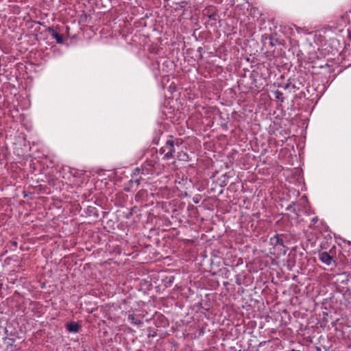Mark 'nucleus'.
Wrapping results in <instances>:
<instances>
[{
	"label": "nucleus",
	"mask_w": 351,
	"mask_h": 351,
	"mask_svg": "<svg viewBox=\"0 0 351 351\" xmlns=\"http://www.w3.org/2000/svg\"><path fill=\"white\" fill-rule=\"evenodd\" d=\"M313 236H308L306 241H328L332 239H341V237H337L328 228H323L322 230L313 229Z\"/></svg>",
	"instance_id": "nucleus-1"
},
{
	"label": "nucleus",
	"mask_w": 351,
	"mask_h": 351,
	"mask_svg": "<svg viewBox=\"0 0 351 351\" xmlns=\"http://www.w3.org/2000/svg\"><path fill=\"white\" fill-rule=\"evenodd\" d=\"M271 247H269V254L279 257L285 255L288 250V247L284 245V243H269Z\"/></svg>",
	"instance_id": "nucleus-2"
},
{
	"label": "nucleus",
	"mask_w": 351,
	"mask_h": 351,
	"mask_svg": "<svg viewBox=\"0 0 351 351\" xmlns=\"http://www.w3.org/2000/svg\"><path fill=\"white\" fill-rule=\"evenodd\" d=\"M165 149H167V152L165 153V155L163 156V159L168 160L171 158H173L174 157L173 154L176 152V148L172 140L168 138L165 145Z\"/></svg>",
	"instance_id": "nucleus-3"
},
{
	"label": "nucleus",
	"mask_w": 351,
	"mask_h": 351,
	"mask_svg": "<svg viewBox=\"0 0 351 351\" xmlns=\"http://www.w3.org/2000/svg\"><path fill=\"white\" fill-rule=\"evenodd\" d=\"M263 40L264 45L265 46L268 45L269 46L273 47L280 45V42L272 34H265L263 36Z\"/></svg>",
	"instance_id": "nucleus-4"
},
{
	"label": "nucleus",
	"mask_w": 351,
	"mask_h": 351,
	"mask_svg": "<svg viewBox=\"0 0 351 351\" xmlns=\"http://www.w3.org/2000/svg\"><path fill=\"white\" fill-rule=\"evenodd\" d=\"M47 32L51 35V36L56 40V43L58 44H63L64 39L63 36L61 34L58 32L53 27H49L47 28Z\"/></svg>",
	"instance_id": "nucleus-5"
},
{
	"label": "nucleus",
	"mask_w": 351,
	"mask_h": 351,
	"mask_svg": "<svg viewBox=\"0 0 351 351\" xmlns=\"http://www.w3.org/2000/svg\"><path fill=\"white\" fill-rule=\"evenodd\" d=\"M319 258L323 263L327 265H330L333 261V256L326 252H319Z\"/></svg>",
	"instance_id": "nucleus-6"
},
{
	"label": "nucleus",
	"mask_w": 351,
	"mask_h": 351,
	"mask_svg": "<svg viewBox=\"0 0 351 351\" xmlns=\"http://www.w3.org/2000/svg\"><path fill=\"white\" fill-rule=\"evenodd\" d=\"M82 326L75 322H70L66 324V328L69 332H78Z\"/></svg>",
	"instance_id": "nucleus-7"
},
{
	"label": "nucleus",
	"mask_w": 351,
	"mask_h": 351,
	"mask_svg": "<svg viewBox=\"0 0 351 351\" xmlns=\"http://www.w3.org/2000/svg\"><path fill=\"white\" fill-rule=\"evenodd\" d=\"M128 320L132 324L141 326L143 324L142 317L141 315L136 316L134 314H129L128 316Z\"/></svg>",
	"instance_id": "nucleus-8"
},
{
	"label": "nucleus",
	"mask_w": 351,
	"mask_h": 351,
	"mask_svg": "<svg viewBox=\"0 0 351 351\" xmlns=\"http://www.w3.org/2000/svg\"><path fill=\"white\" fill-rule=\"evenodd\" d=\"M84 213L88 216H93L95 218H98L99 213L97 209L95 206H87V208H85Z\"/></svg>",
	"instance_id": "nucleus-9"
},
{
	"label": "nucleus",
	"mask_w": 351,
	"mask_h": 351,
	"mask_svg": "<svg viewBox=\"0 0 351 351\" xmlns=\"http://www.w3.org/2000/svg\"><path fill=\"white\" fill-rule=\"evenodd\" d=\"M276 239V241H284V240H287L289 241L291 239H293L291 234H276L274 237Z\"/></svg>",
	"instance_id": "nucleus-10"
},
{
	"label": "nucleus",
	"mask_w": 351,
	"mask_h": 351,
	"mask_svg": "<svg viewBox=\"0 0 351 351\" xmlns=\"http://www.w3.org/2000/svg\"><path fill=\"white\" fill-rule=\"evenodd\" d=\"M157 321L159 322V324H156L157 326L165 327L168 324V320L162 315H159L157 316Z\"/></svg>",
	"instance_id": "nucleus-11"
},
{
	"label": "nucleus",
	"mask_w": 351,
	"mask_h": 351,
	"mask_svg": "<svg viewBox=\"0 0 351 351\" xmlns=\"http://www.w3.org/2000/svg\"><path fill=\"white\" fill-rule=\"evenodd\" d=\"M343 245L341 243H338L340 247L348 251V256H351V243H343Z\"/></svg>",
	"instance_id": "nucleus-12"
},
{
	"label": "nucleus",
	"mask_w": 351,
	"mask_h": 351,
	"mask_svg": "<svg viewBox=\"0 0 351 351\" xmlns=\"http://www.w3.org/2000/svg\"><path fill=\"white\" fill-rule=\"evenodd\" d=\"M138 211V209L137 207L134 206V207H132L129 212H128L126 214H125V218L126 219H130V217L131 216H132L133 215L136 214L137 215V212Z\"/></svg>",
	"instance_id": "nucleus-13"
},
{
	"label": "nucleus",
	"mask_w": 351,
	"mask_h": 351,
	"mask_svg": "<svg viewBox=\"0 0 351 351\" xmlns=\"http://www.w3.org/2000/svg\"><path fill=\"white\" fill-rule=\"evenodd\" d=\"M274 93L276 99L280 100L282 102L284 101L283 93L281 91L276 90Z\"/></svg>",
	"instance_id": "nucleus-14"
},
{
	"label": "nucleus",
	"mask_w": 351,
	"mask_h": 351,
	"mask_svg": "<svg viewBox=\"0 0 351 351\" xmlns=\"http://www.w3.org/2000/svg\"><path fill=\"white\" fill-rule=\"evenodd\" d=\"M169 138L172 140L175 147H176V145L178 146V147L180 146L182 143V142H183L181 138H173V136H169Z\"/></svg>",
	"instance_id": "nucleus-15"
},
{
	"label": "nucleus",
	"mask_w": 351,
	"mask_h": 351,
	"mask_svg": "<svg viewBox=\"0 0 351 351\" xmlns=\"http://www.w3.org/2000/svg\"><path fill=\"white\" fill-rule=\"evenodd\" d=\"M145 195H147V192L145 190L139 191L136 195V199H140L143 197Z\"/></svg>",
	"instance_id": "nucleus-16"
},
{
	"label": "nucleus",
	"mask_w": 351,
	"mask_h": 351,
	"mask_svg": "<svg viewBox=\"0 0 351 351\" xmlns=\"http://www.w3.org/2000/svg\"><path fill=\"white\" fill-rule=\"evenodd\" d=\"M284 89H289V88H291L293 90H295L296 88V86L295 84H291L290 82L289 83H287L284 86H283Z\"/></svg>",
	"instance_id": "nucleus-17"
},
{
	"label": "nucleus",
	"mask_w": 351,
	"mask_h": 351,
	"mask_svg": "<svg viewBox=\"0 0 351 351\" xmlns=\"http://www.w3.org/2000/svg\"><path fill=\"white\" fill-rule=\"evenodd\" d=\"M107 245H108V244H106V246ZM106 250H108L109 253H110V254L113 253V252H114L115 254H120L121 253L120 249L118 247H114V250L113 251H111L110 249H108L107 247H106Z\"/></svg>",
	"instance_id": "nucleus-18"
},
{
	"label": "nucleus",
	"mask_w": 351,
	"mask_h": 351,
	"mask_svg": "<svg viewBox=\"0 0 351 351\" xmlns=\"http://www.w3.org/2000/svg\"><path fill=\"white\" fill-rule=\"evenodd\" d=\"M317 221H318L317 217H315L312 218L311 223L309 225V228H311L312 225L316 223L317 222Z\"/></svg>",
	"instance_id": "nucleus-19"
},
{
	"label": "nucleus",
	"mask_w": 351,
	"mask_h": 351,
	"mask_svg": "<svg viewBox=\"0 0 351 351\" xmlns=\"http://www.w3.org/2000/svg\"><path fill=\"white\" fill-rule=\"evenodd\" d=\"M174 280V277L173 276H171L169 278H167V281L165 282L166 284H171Z\"/></svg>",
	"instance_id": "nucleus-20"
},
{
	"label": "nucleus",
	"mask_w": 351,
	"mask_h": 351,
	"mask_svg": "<svg viewBox=\"0 0 351 351\" xmlns=\"http://www.w3.org/2000/svg\"><path fill=\"white\" fill-rule=\"evenodd\" d=\"M166 152H167V149H165V145H164V146H162V147L160 149V150H159V153H160V154H164V156H165Z\"/></svg>",
	"instance_id": "nucleus-21"
},
{
	"label": "nucleus",
	"mask_w": 351,
	"mask_h": 351,
	"mask_svg": "<svg viewBox=\"0 0 351 351\" xmlns=\"http://www.w3.org/2000/svg\"><path fill=\"white\" fill-rule=\"evenodd\" d=\"M295 205V203L293 202L288 207H287V210H291V208H293V206Z\"/></svg>",
	"instance_id": "nucleus-22"
},
{
	"label": "nucleus",
	"mask_w": 351,
	"mask_h": 351,
	"mask_svg": "<svg viewBox=\"0 0 351 351\" xmlns=\"http://www.w3.org/2000/svg\"><path fill=\"white\" fill-rule=\"evenodd\" d=\"M301 199H304L305 202H307V199H306V195H303V196L302 197Z\"/></svg>",
	"instance_id": "nucleus-23"
},
{
	"label": "nucleus",
	"mask_w": 351,
	"mask_h": 351,
	"mask_svg": "<svg viewBox=\"0 0 351 351\" xmlns=\"http://www.w3.org/2000/svg\"><path fill=\"white\" fill-rule=\"evenodd\" d=\"M12 243L13 244V245H14L15 247H16V246H17V243H18L14 242V243Z\"/></svg>",
	"instance_id": "nucleus-24"
},
{
	"label": "nucleus",
	"mask_w": 351,
	"mask_h": 351,
	"mask_svg": "<svg viewBox=\"0 0 351 351\" xmlns=\"http://www.w3.org/2000/svg\"><path fill=\"white\" fill-rule=\"evenodd\" d=\"M184 156H186V158H189L188 155L186 154H184Z\"/></svg>",
	"instance_id": "nucleus-25"
},
{
	"label": "nucleus",
	"mask_w": 351,
	"mask_h": 351,
	"mask_svg": "<svg viewBox=\"0 0 351 351\" xmlns=\"http://www.w3.org/2000/svg\"><path fill=\"white\" fill-rule=\"evenodd\" d=\"M184 241L189 242V241H191V240H189V239H186V240H185Z\"/></svg>",
	"instance_id": "nucleus-26"
},
{
	"label": "nucleus",
	"mask_w": 351,
	"mask_h": 351,
	"mask_svg": "<svg viewBox=\"0 0 351 351\" xmlns=\"http://www.w3.org/2000/svg\"><path fill=\"white\" fill-rule=\"evenodd\" d=\"M290 351H300V350H296L292 349Z\"/></svg>",
	"instance_id": "nucleus-27"
},
{
	"label": "nucleus",
	"mask_w": 351,
	"mask_h": 351,
	"mask_svg": "<svg viewBox=\"0 0 351 351\" xmlns=\"http://www.w3.org/2000/svg\"><path fill=\"white\" fill-rule=\"evenodd\" d=\"M136 171H140V169H139L138 168H136Z\"/></svg>",
	"instance_id": "nucleus-28"
},
{
	"label": "nucleus",
	"mask_w": 351,
	"mask_h": 351,
	"mask_svg": "<svg viewBox=\"0 0 351 351\" xmlns=\"http://www.w3.org/2000/svg\"><path fill=\"white\" fill-rule=\"evenodd\" d=\"M343 242H346V241H347V240H346V239H343Z\"/></svg>",
	"instance_id": "nucleus-29"
}]
</instances>
